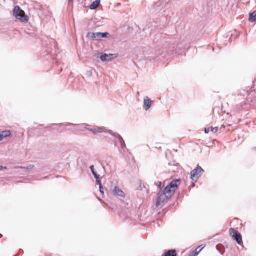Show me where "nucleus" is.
Returning a JSON list of instances; mask_svg holds the SVG:
<instances>
[{
	"mask_svg": "<svg viewBox=\"0 0 256 256\" xmlns=\"http://www.w3.org/2000/svg\"><path fill=\"white\" fill-rule=\"evenodd\" d=\"M13 14L17 20L22 22H28L29 20L28 16L24 12L19 6H14Z\"/></svg>",
	"mask_w": 256,
	"mask_h": 256,
	"instance_id": "f257e3e1",
	"label": "nucleus"
},
{
	"mask_svg": "<svg viewBox=\"0 0 256 256\" xmlns=\"http://www.w3.org/2000/svg\"><path fill=\"white\" fill-rule=\"evenodd\" d=\"M171 192L169 190H166V188L164 190H160L158 193V198L156 202V206H161L166 200L170 197Z\"/></svg>",
	"mask_w": 256,
	"mask_h": 256,
	"instance_id": "f03ea898",
	"label": "nucleus"
},
{
	"mask_svg": "<svg viewBox=\"0 0 256 256\" xmlns=\"http://www.w3.org/2000/svg\"><path fill=\"white\" fill-rule=\"evenodd\" d=\"M204 172L203 169L199 166L191 172L190 178L192 180L197 181Z\"/></svg>",
	"mask_w": 256,
	"mask_h": 256,
	"instance_id": "7ed1b4c3",
	"label": "nucleus"
},
{
	"mask_svg": "<svg viewBox=\"0 0 256 256\" xmlns=\"http://www.w3.org/2000/svg\"><path fill=\"white\" fill-rule=\"evenodd\" d=\"M110 36V34L108 32H88L87 34V37L89 38L90 37L92 39H96V40H99L102 38H108V36Z\"/></svg>",
	"mask_w": 256,
	"mask_h": 256,
	"instance_id": "20e7f679",
	"label": "nucleus"
},
{
	"mask_svg": "<svg viewBox=\"0 0 256 256\" xmlns=\"http://www.w3.org/2000/svg\"><path fill=\"white\" fill-rule=\"evenodd\" d=\"M230 234L232 238L236 240L238 244L242 245V237L240 234L234 228L230 229Z\"/></svg>",
	"mask_w": 256,
	"mask_h": 256,
	"instance_id": "39448f33",
	"label": "nucleus"
},
{
	"mask_svg": "<svg viewBox=\"0 0 256 256\" xmlns=\"http://www.w3.org/2000/svg\"><path fill=\"white\" fill-rule=\"evenodd\" d=\"M110 192L112 195L115 196L120 197L122 198H125V193L117 186H115L114 188L112 187L110 189Z\"/></svg>",
	"mask_w": 256,
	"mask_h": 256,
	"instance_id": "423d86ee",
	"label": "nucleus"
},
{
	"mask_svg": "<svg viewBox=\"0 0 256 256\" xmlns=\"http://www.w3.org/2000/svg\"><path fill=\"white\" fill-rule=\"evenodd\" d=\"M180 182V180H172L170 183L166 188V190H169L170 192L172 191H175V188L178 187V182Z\"/></svg>",
	"mask_w": 256,
	"mask_h": 256,
	"instance_id": "0eeeda50",
	"label": "nucleus"
},
{
	"mask_svg": "<svg viewBox=\"0 0 256 256\" xmlns=\"http://www.w3.org/2000/svg\"><path fill=\"white\" fill-rule=\"evenodd\" d=\"M114 58H116V56H114V54H102L101 55L100 58L102 61L106 62V61H110Z\"/></svg>",
	"mask_w": 256,
	"mask_h": 256,
	"instance_id": "6e6552de",
	"label": "nucleus"
},
{
	"mask_svg": "<svg viewBox=\"0 0 256 256\" xmlns=\"http://www.w3.org/2000/svg\"><path fill=\"white\" fill-rule=\"evenodd\" d=\"M152 101L148 97L146 96L144 99V108L146 110L150 108L152 106Z\"/></svg>",
	"mask_w": 256,
	"mask_h": 256,
	"instance_id": "1a4fd4ad",
	"label": "nucleus"
},
{
	"mask_svg": "<svg viewBox=\"0 0 256 256\" xmlns=\"http://www.w3.org/2000/svg\"><path fill=\"white\" fill-rule=\"evenodd\" d=\"M12 133L10 130H4L0 132V142L4 138H6L11 135Z\"/></svg>",
	"mask_w": 256,
	"mask_h": 256,
	"instance_id": "9d476101",
	"label": "nucleus"
},
{
	"mask_svg": "<svg viewBox=\"0 0 256 256\" xmlns=\"http://www.w3.org/2000/svg\"><path fill=\"white\" fill-rule=\"evenodd\" d=\"M166 44L169 46L168 48L173 49L175 48V46L178 44L177 42H176L174 40H171L166 42ZM166 48H168L167 46H166Z\"/></svg>",
	"mask_w": 256,
	"mask_h": 256,
	"instance_id": "9b49d317",
	"label": "nucleus"
},
{
	"mask_svg": "<svg viewBox=\"0 0 256 256\" xmlns=\"http://www.w3.org/2000/svg\"><path fill=\"white\" fill-rule=\"evenodd\" d=\"M100 0H96L90 6V10H96L100 4Z\"/></svg>",
	"mask_w": 256,
	"mask_h": 256,
	"instance_id": "f8f14e48",
	"label": "nucleus"
},
{
	"mask_svg": "<svg viewBox=\"0 0 256 256\" xmlns=\"http://www.w3.org/2000/svg\"><path fill=\"white\" fill-rule=\"evenodd\" d=\"M34 168V165H30V166H28L27 167L17 166V167H16L14 168V169L16 170H18L16 172H20V171L18 170L20 169L23 170H24L25 171L26 170L32 169Z\"/></svg>",
	"mask_w": 256,
	"mask_h": 256,
	"instance_id": "ddd939ff",
	"label": "nucleus"
},
{
	"mask_svg": "<svg viewBox=\"0 0 256 256\" xmlns=\"http://www.w3.org/2000/svg\"><path fill=\"white\" fill-rule=\"evenodd\" d=\"M218 130V127H210L206 128L204 130V132L206 134H208L210 131L214 133H216Z\"/></svg>",
	"mask_w": 256,
	"mask_h": 256,
	"instance_id": "4468645a",
	"label": "nucleus"
},
{
	"mask_svg": "<svg viewBox=\"0 0 256 256\" xmlns=\"http://www.w3.org/2000/svg\"><path fill=\"white\" fill-rule=\"evenodd\" d=\"M164 256H177V254L176 250H172L166 252Z\"/></svg>",
	"mask_w": 256,
	"mask_h": 256,
	"instance_id": "2eb2a0df",
	"label": "nucleus"
},
{
	"mask_svg": "<svg viewBox=\"0 0 256 256\" xmlns=\"http://www.w3.org/2000/svg\"><path fill=\"white\" fill-rule=\"evenodd\" d=\"M162 3L161 2H158L155 4L154 8L156 11L159 12L163 8V6L162 7Z\"/></svg>",
	"mask_w": 256,
	"mask_h": 256,
	"instance_id": "dca6fc26",
	"label": "nucleus"
},
{
	"mask_svg": "<svg viewBox=\"0 0 256 256\" xmlns=\"http://www.w3.org/2000/svg\"><path fill=\"white\" fill-rule=\"evenodd\" d=\"M249 20L250 22H255L256 21V10L250 14Z\"/></svg>",
	"mask_w": 256,
	"mask_h": 256,
	"instance_id": "f3484780",
	"label": "nucleus"
},
{
	"mask_svg": "<svg viewBox=\"0 0 256 256\" xmlns=\"http://www.w3.org/2000/svg\"><path fill=\"white\" fill-rule=\"evenodd\" d=\"M202 250V248H200V247L197 248L195 250L192 252L190 256H197Z\"/></svg>",
	"mask_w": 256,
	"mask_h": 256,
	"instance_id": "a211bd4d",
	"label": "nucleus"
},
{
	"mask_svg": "<svg viewBox=\"0 0 256 256\" xmlns=\"http://www.w3.org/2000/svg\"><path fill=\"white\" fill-rule=\"evenodd\" d=\"M115 138H117L120 140V142L124 140L123 138L122 137V136H120V134H116V136H115Z\"/></svg>",
	"mask_w": 256,
	"mask_h": 256,
	"instance_id": "6ab92c4d",
	"label": "nucleus"
},
{
	"mask_svg": "<svg viewBox=\"0 0 256 256\" xmlns=\"http://www.w3.org/2000/svg\"><path fill=\"white\" fill-rule=\"evenodd\" d=\"M120 147L122 150H124L126 148V145L124 140L120 142Z\"/></svg>",
	"mask_w": 256,
	"mask_h": 256,
	"instance_id": "aec40b11",
	"label": "nucleus"
},
{
	"mask_svg": "<svg viewBox=\"0 0 256 256\" xmlns=\"http://www.w3.org/2000/svg\"><path fill=\"white\" fill-rule=\"evenodd\" d=\"M96 182L97 184L99 186L100 189H102V184L101 182V180L100 179L98 180H96Z\"/></svg>",
	"mask_w": 256,
	"mask_h": 256,
	"instance_id": "412c9836",
	"label": "nucleus"
},
{
	"mask_svg": "<svg viewBox=\"0 0 256 256\" xmlns=\"http://www.w3.org/2000/svg\"><path fill=\"white\" fill-rule=\"evenodd\" d=\"M96 132H98V133L106 132V131L104 130V128H101L96 130Z\"/></svg>",
	"mask_w": 256,
	"mask_h": 256,
	"instance_id": "4be33fe9",
	"label": "nucleus"
},
{
	"mask_svg": "<svg viewBox=\"0 0 256 256\" xmlns=\"http://www.w3.org/2000/svg\"><path fill=\"white\" fill-rule=\"evenodd\" d=\"M106 132L110 134L111 135H112V136H114V137L116 136V134H117V133L114 132L111 130H108L106 131Z\"/></svg>",
	"mask_w": 256,
	"mask_h": 256,
	"instance_id": "5701e85b",
	"label": "nucleus"
},
{
	"mask_svg": "<svg viewBox=\"0 0 256 256\" xmlns=\"http://www.w3.org/2000/svg\"><path fill=\"white\" fill-rule=\"evenodd\" d=\"M92 174L94 176V178H96V180L100 179V176L96 172L94 174Z\"/></svg>",
	"mask_w": 256,
	"mask_h": 256,
	"instance_id": "b1692460",
	"label": "nucleus"
},
{
	"mask_svg": "<svg viewBox=\"0 0 256 256\" xmlns=\"http://www.w3.org/2000/svg\"><path fill=\"white\" fill-rule=\"evenodd\" d=\"M92 174L94 176V178H96V180L100 179V176L96 172L94 174Z\"/></svg>",
	"mask_w": 256,
	"mask_h": 256,
	"instance_id": "393cba45",
	"label": "nucleus"
},
{
	"mask_svg": "<svg viewBox=\"0 0 256 256\" xmlns=\"http://www.w3.org/2000/svg\"><path fill=\"white\" fill-rule=\"evenodd\" d=\"M92 174L94 176V178H96V180L100 179V176L96 172L94 174Z\"/></svg>",
	"mask_w": 256,
	"mask_h": 256,
	"instance_id": "a878e982",
	"label": "nucleus"
},
{
	"mask_svg": "<svg viewBox=\"0 0 256 256\" xmlns=\"http://www.w3.org/2000/svg\"><path fill=\"white\" fill-rule=\"evenodd\" d=\"M217 250L219 251L222 254V250H221L222 246L221 245H218L216 247Z\"/></svg>",
	"mask_w": 256,
	"mask_h": 256,
	"instance_id": "bb28decb",
	"label": "nucleus"
},
{
	"mask_svg": "<svg viewBox=\"0 0 256 256\" xmlns=\"http://www.w3.org/2000/svg\"><path fill=\"white\" fill-rule=\"evenodd\" d=\"M90 169L92 174H94L96 172L94 170V166L92 165L90 166Z\"/></svg>",
	"mask_w": 256,
	"mask_h": 256,
	"instance_id": "cd10ccee",
	"label": "nucleus"
},
{
	"mask_svg": "<svg viewBox=\"0 0 256 256\" xmlns=\"http://www.w3.org/2000/svg\"><path fill=\"white\" fill-rule=\"evenodd\" d=\"M87 130H88L94 132V133H96V130H94V129H90V128H86Z\"/></svg>",
	"mask_w": 256,
	"mask_h": 256,
	"instance_id": "c85d7f7f",
	"label": "nucleus"
},
{
	"mask_svg": "<svg viewBox=\"0 0 256 256\" xmlns=\"http://www.w3.org/2000/svg\"><path fill=\"white\" fill-rule=\"evenodd\" d=\"M100 191L101 194L104 196V188H103L102 186V189H100Z\"/></svg>",
	"mask_w": 256,
	"mask_h": 256,
	"instance_id": "c756f323",
	"label": "nucleus"
},
{
	"mask_svg": "<svg viewBox=\"0 0 256 256\" xmlns=\"http://www.w3.org/2000/svg\"><path fill=\"white\" fill-rule=\"evenodd\" d=\"M6 169H7L6 167L0 166V170H6Z\"/></svg>",
	"mask_w": 256,
	"mask_h": 256,
	"instance_id": "7c9ffc66",
	"label": "nucleus"
},
{
	"mask_svg": "<svg viewBox=\"0 0 256 256\" xmlns=\"http://www.w3.org/2000/svg\"><path fill=\"white\" fill-rule=\"evenodd\" d=\"M162 185V182H160L159 184H158V187L160 188V186Z\"/></svg>",
	"mask_w": 256,
	"mask_h": 256,
	"instance_id": "2f4dec72",
	"label": "nucleus"
},
{
	"mask_svg": "<svg viewBox=\"0 0 256 256\" xmlns=\"http://www.w3.org/2000/svg\"><path fill=\"white\" fill-rule=\"evenodd\" d=\"M69 2L72 1L73 0H68Z\"/></svg>",
	"mask_w": 256,
	"mask_h": 256,
	"instance_id": "473e14b6",
	"label": "nucleus"
},
{
	"mask_svg": "<svg viewBox=\"0 0 256 256\" xmlns=\"http://www.w3.org/2000/svg\"><path fill=\"white\" fill-rule=\"evenodd\" d=\"M2 236V235L0 234V238H1Z\"/></svg>",
	"mask_w": 256,
	"mask_h": 256,
	"instance_id": "72a5a7b5",
	"label": "nucleus"
}]
</instances>
